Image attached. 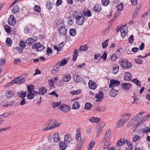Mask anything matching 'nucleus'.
Returning a JSON list of instances; mask_svg holds the SVG:
<instances>
[{"instance_id":"10","label":"nucleus","mask_w":150,"mask_h":150,"mask_svg":"<svg viewBox=\"0 0 150 150\" xmlns=\"http://www.w3.org/2000/svg\"><path fill=\"white\" fill-rule=\"evenodd\" d=\"M60 66L59 62H58L52 69V73L53 74H54L59 71L60 68Z\"/></svg>"},{"instance_id":"16","label":"nucleus","mask_w":150,"mask_h":150,"mask_svg":"<svg viewBox=\"0 0 150 150\" xmlns=\"http://www.w3.org/2000/svg\"><path fill=\"white\" fill-rule=\"evenodd\" d=\"M118 91L116 88H111L110 90L109 94L110 96L112 97H114L117 94Z\"/></svg>"},{"instance_id":"51","label":"nucleus","mask_w":150,"mask_h":150,"mask_svg":"<svg viewBox=\"0 0 150 150\" xmlns=\"http://www.w3.org/2000/svg\"><path fill=\"white\" fill-rule=\"evenodd\" d=\"M135 62L139 64H141L142 63L143 60L140 58L137 59H134Z\"/></svg>"},{"instance_id":"39","label":"nucleus","mask_w":150,"mask_h":150,"mask_svg":"<svg viewBox=\"0 0 150 150\" xmlns=\"http://www.w3.org/2000/svg\"><path fill=\"white\" fill-rule=\"evenodd\" d=\"M88 49V47L86 45L84 46H81L79 50L81 51H86Z\"/></svg>"},{"instance_id":"64","label":"nucleus","mask_w":150,"mask_h":150,"mask_svg":"<svg viewBox=\"0 0 150 150\" xmlns=\"http://www.w3.org/2000/svg\"><path fill=\"white\" fill-rule=\"evenodd\" d=\"M95 144V142L94 141H91L89 144V147L92 148L93 147Z\"/></svg>"},{"instance_id":"11","label":"nucleus","mask_w":150,"mask_h":150,"mask_svg":"<svg viewBox=\"0 0 150 150\" xmlns=\"http://www.w3.org/2000/svg\"><path fill=\"white\" fill-rule=\"evenodd\" d=\"M120 30V32L121 34V35L122 38H124L125 36L127 34L126 30H127L126 28H124L123 27H121L120 29L118 30H117V32Z\"/></svg>"},{"instance_id":"59","label":"nucleus","mask_w":150,"mask_h":150,"mask_svg":"<svg viewBox=\"0 0 150 150\" xmlns=\"http://www.w3.org/2000/svg\"><path fill=\"white\" fill-rule=\"evenodd\" d=\"M20 45L22 49L25 48V44L24 41H21L20 43Z\"/></svg>"},{"instance_id":"57","label":"nucleus","mask_w":150,"mask_h":150,"mask_svg":"<svg viewBox=\"0 0 150 150\" xmlns=\"http://www.w3.org/2000/svg\"><path fill=\"white\" fill-rule=\"evenodd\" d=\"M142 131L143 132L147 133L149 132H150V128L147 127L144 128L143 129Z\"/></svg>"},{"instance_id":"47","label":"nucleus","mask_w":150,"mask_h":150,"mask_svg":"<svg viewBox=\"0 0 150 150\" xmlns=\"http://www.w3.org/2000/svg\"><path fill=\"white\" fill-rule=\"evenodd\" d=\"M132 81L135 83L138 86L141 87V82L140 81L138 80L137 79H133Z\"/></svg>"},{"instance_id":"12","label":"nucleus","mask_w":150,"mask_h":150,"mask_svg":"<svg viewBox=\"0 0 150 150\" xmlns=\"http://www.w3.org/2000/svg\"><path fill=\"white\" fill-rule=\"evenodd\" d=\"M103 91H100L95 96V98L98 99L97 101H100L103 99Z\"/></svg>"},{"instance_id":"19","label":"nucleus","mask_w":150,"mask_h":150,"mask_svg":"<svg viewBox=\"0 0 150 150\" xmlns=\"http://www.w3.org/2000/svg\"><path fill=\"white\" fill-rule=\"evenodd\" d=\"M89 87L92 89L94 90L95 89L96 87V83L93 81H90L88 83Z\"/></svg>"},{"instance_id":"33","label":"nucleus","mask_w":150,"mask_h":150,"mask_svg":"<svg viewBox=\"0 0 150 150\" xmlns=\"http://www.w3.org/2000/svg\"><path fill=\"white\" fill-rule=\"evenodd\" d=\"M124 139H121L117 142V146H120L124 145L125 144V141H124Z\"/></svg>"},{"instance_id":"50","label":"nucleus","mask_w":150,"mask_h":150,"mask_svg":"<svg viewBox=\"0 0 150 150\" xmlns=\"http://www.w3.org/2000/svg\"><path fill=\"white\" fill-rule=\"evenodd\" d=\"M141 137L139 135H135L133 137L132 140L133 142H135L139 140L141 138Z\"/></svg>"},{"instance_id":"1","label":"nucleus","mask_w":150,"mask_h":150,"mask_svg":"<svg viewBox=\"0 0 150 150\" xmlns=\"http://www.w3.org/2000/svg\"><path fill=\"white\" fill-rule=\"evenodd\" d=\"M80 133V131L78 130H77L76 135L77 144L76 150H80L84 143L83 141L81 139V136Z\"/></svg>"},{"instance_id":"36","label":"nucleus","mask_w":150,"mask_h":150,"mask_svg":"<svg viewBox=\"0 0 150 150\" xmlns=\"http://www.w3.org/2000/svg\"><path fill=\"white\" fill-rule=\"evenodd\" d=\"M74 53L73 55V60L74 61H76L77 57L78 56V53H77V50H75L74 51Z\"/></svg>"},{"instance_id":"23","label":"nucleus","mask_w":150,"mask_h":150,"mask_svg":"<svg viewBox=\"0 0 150 150\" xmlns=\"http://www.w3.org/2000/svg\"><path fill=\"white\" fill-rule=\"evenodd\" d=\"M54 141L55 142H57L59 141V134L57 132H56L53 135Z\"/></svg>"},{"instance_id":"9","label":"nucleus","mask_w":150,"mask_h":150,"mask_svg":"<svg viewBox=\"0 0 150 150\" xmlns=\"http://www.w3.org/2000/svg\"><path fill=\"white\" fill-rule=\"evenodd\" d=\"M8 23L12 26L14 25L16 23V21L13 15H10L8 20Z\"/></svg>"},{"instance_id":"6","label":"nucleus","mask_w":150,"mask_h":150,"mask_svg":"<svg viewBox=\"0 0 150 150\" xmlns=\"http://www.w3.org/2000/svg\"><path fill=\"white\" fill-rule=\"evenodd\" d=\"M59 107L62 111L64 112H68L70 109V108L69 106L63 104L59 106Z\"/></svg>"},{"instance_id":"40","label":"nucleus","mask_w":150,"mask_h":150,"mask_svg":"<svg viewBox=\"0 0 150 150\" xmlns=\"http://www.w3.org/2000/svg\"><path fill=\"white\" fill-rule=\"evenodd\" d=\"M19 10V8L17 5H16L13 8L12 11L13 13H17Z\"/></svg>"},{"instance_id":"18","label":"nucleus","mask_w":150,"mask_h":150,"mask_svg":"<svg viewBox=\"0 0 150 150\" xmlns=\"http://www.w3.org/2000/svg\"><path fill=\"white\" fill-rule=\"evenodd\" d=\"M137 121V118L136 117H134L132 118L128 123L127 127H130L134 125L135 123V122Z\"/></svg>"},{"instance_id":"30","label":"nucleus","mask_w":150,"mask_h":150,"mask_svg":"<svg viewBox=\"0 0 150 150\" xmlns=\"http://www.w3.org/2000/svg\"><path fill=\"white\" fill-rule=\"evenodd\" d=\"M110 134L111 132L109 130H107L106 132L104 138V140L105 141V142H106V140L109 138Z\"/></svg>"},{"instance_id":"15","label":"nucleus","mask_w":150,"mask_h":150,"mask_svg":"<svg viewBox=\"0 0 150 150\" xmlns=\"http://www.w3.org/2000/svg\"><path fill=\"white\" fill-rule=\"evenodd\" d=\"M59 32L60 35L64 36L67 34V30L64 27L61 26L59 29Z\"/></svg>"},{"instance_id":"25","label":"nucleus","mask_w":150,"mask_h":150,"mask_svg":"<svg viewBox=\"0 0 150 150\" xmlns=\"http://www.w3.org/2000/svg\"><path fill=\"white\" fill-rule=\"evenodd\" d=\"M70 75L69 74H67L64 75L62 78V80L65 82L68 81L71 79Z\"/></svg>"},{"instance_id":"48","label":"nucleus","mask_w":150,"mask_h":150,"mask_svg":"<svg viewBox=\"0 0 150 150\" xmlns=\"http://www.w3.org/2000/svg\"><path fill=\"white\" fill-rule=\"evenodd\" d=\"M12 42V40L10 38H7L6 40V43L8 46H11V45Z\"/></svg>"},{"instance_id":"27","label":"nucleus","mask_w":150,"mask_h":150,"mask_svg":"<svg viewBox=\"0 0 150 150\" xmlns=\"http://www.w3.org/2000/svg\"><path fill=\"white\" fill-rule=\"evenodd\" d=\"M47 91V89L46 88L42 87L39 89L38 93L42 95H44Z\"/></svg>"},{"instance_id":"24","label":"nucleus","mask_w":150,"mask_h":150,"mask_svg":"<svg viewBox=\"0 0 150 150\" xmlns=\"http://www.w3.org/2000/svg\"><path fill=\"white\" fill-rule=\"evenodd\" d=\"M35 42V40L32 38H28L26 40L27 44L29 46L31 45Z\"/></svg>"},{"instance_id":"54","label":"nucleus","mask_w":150,"mask_h":150,"mask_svg":"<svg viewBox=\"0 0 150 150\" xmlns=\"http://www.w3.org/2000/svg\"><path fill=\"white\" fill-rule=\"evenodd\" d=\"M102 4L105 6H107L109 3V1L108 0H102Z\"/></svg>"},{"instance_id":"53","label":"nucleus","mask_w":150,"mask_h":150,"mask_svg":"<svg viewBox=\"0 0 150 150\" xmlns=\"http://www.w3.org/2000/svg\"><path fill=\"white\" fill-rule=\"evenodd\" d=\"M129 42L131 44L134 42V37L133 35H131L128 38Z\"/></svg>"},{"instance_id":"55","label":"nucleus","mask_w":150,"mask_h":150,"mask_svg":"<svg viewBox=\"0 0 150 150\" xmlns=\"http://www.w3.org/2000/svg\"><path fill=\"white\" fill-rule=\"evenodd\" d=\"M111 59L113 62L115 61L117 58V57L115 54H113L111 57Z\"/></svg>"},{"instance_id":"43","label":"nucleus","mask_w":150,"mask_h":150,"mask_svg":"<svg viewBox=\"0 0 150 150\" xmlns=\"http://www.w3.org/2000/svg\"><path fill=\"white\" fill-rule=\"evenodd\" d=\"M108 40H107L104 41L102 44V47L103 49L106 48L108 45Z\"/></svg>"},{"instance_id":"17","label":"nucleus","mask_w":150,"mask_h":150,"mask_svg":"<svg viewBox=\"0 0 150 150\" xmlns=\"http://www.w3.org/2000/svg\"><path fill=\"white\" fill-rule=\"evenodd\" d=\"M89 121L92 123H98L100 122V119L98 117H92L89 119Z\"/></svg>"},{"instance_id":"58","label":"nucleus","mask_w":150,"mask_h":150,"mask_svg":"<svg viewBox=\"0 0 150 150\" xmlns=\"http://www.w3.org/2000/svg\"><path fill=\"white\" fill-rule=\"evenodd\" d=\"M67 61L65 59H64L59 63V65L61 67L63 66L67 63Z\"/></svg>"},{"instance_id":"22","label":"nucleus","mask_w":150,"mask_h":150,"mask_svg":"<svg viewBox=\"0 0 150 150\" xmlns=\"http://www.w3.org/2000/svg\"><path fill=\"white\" fill-rule=\"evenodd\" d=\"M37 93V92L35 91H34L33 93H28L27 95V99L30 100L33 98L34 95Z\"/></svg>"},{"instance_id":"44","label":"nucleus","mask_w":150,"mask_h":150,"mask_svg":"<svg viewBox=\"0 0 150 150\" xmlns=\"http://www.w3.org/2000/svg\"><path fill=\"white\" fill-rule=\"evenodd\" d=\"M124 7V5L122 3H121L118 4L116 6V8L118 10L121 11L123 10Z\"/></svg>"},{"instance_id":"63","label":"nucleus","mask_w":150,"mask_h":150,"mask_svg":"<svg viewBox=\"0 0 150 150\" xmlns=\"http://www.w3.org/2000/svg\"><path fill=\"white\" fill-rule=\"evenodd\" d=\"M12 94V92L11 91H9L6 93V95L8 98H10L11 97Z\"/></svg>"},{"instance_id":"26","label":"nucleus","mask_w":150,"mask_h":150,"mask_svg":"<svg viewBox=\"0 0 150 150\" xmlns=\"http://www.w3.org/2000/svg\"><path fill=\"white\" fill-rule=\"evenodd\" d=\"M126 123L122 119H120L117 122V128H120L123 126L125 123Z\"/></svg>"},{"instance_id":"20","label":"nucleus","mask_w":150,"mask_h":150,"mask_svg":"<svg viewBox=\"0 0 150 150\" xmlns=\"http://www.w3.org/2000/svg\"><path fill=\"white\" fill-rule=\"evenodd\" d=\"M131 114L130 113H125L122 115V116L123 118L122 119L126 122L130 117Z\"/></svg>"},{"instance_id":"49","label":"nucleus","mask_w":150,"mask_h":150,"mask_svg":"<svg viewBox=\"0 0 150 150\" xmlns=\"http://www.w3.org/2000/svg\"><path fill=\"white\" fill-rule=\"evenodd\" d=\"M83 13L84 16H87V17H90L91 15V12L89 10H87V12H86L85 11H83Z\"/></svg>"},{"instance_id":"56","label":"nucleus","mask_w":150,"mask_h":150,"mask_svg":"<svg viewBox=\"0 0 150 150\" xmlns=\"http://www.w3.org/2000/svg\"><path fill=\"white\" fill-rule=\"evenodd\" d=\"M124 141H125V143H126L127 144L128 146H129L130 148H132V144L129 141L125 139H124Z\"/></svg>"},{"instance_id":"21","label":"nucleus","mask_w":150,"mask_h":150,"mask_svg":"<svg viewBox=\"0 0 150 150\" xmlns=\"http://www.w3.org/2000/svg\"><path fill=\"white\" fill-rule=\"evenodd\" d=\"M80 107V104L76 100H74V102L71 107L72 109H77Z\"/></svg>"},{"instance_id":"31","label":"nucleus","mask_w":150,"mask_h":150,"mask_svg":"<svg viewBox=\"0 0 150 150\" xmlns=\"http://www.w3.org/2000/svg\"><path fill=\"white\" fill-rule=\"evenodd\" d=\"M67 144L64 142H60L59 144L60 149L62 150H64L67 146Z\"/></svg>"},{"instance_id":"14","label":"nucleus","mask_w":150,"mask_h":150,"mask_svg":"<svg viewBox=\"0 0 150 150\" xmlns=\"http://www.w3.org/2000/svg\"><path fill=\"white\" fill-rule=\"evenodd\" d=\"M121 86L122 88L124 91L129 90L131 86V84L128 83H123Z\"/></svg>"},{"instance_id":"60","label":"nucleus","mask_w":150,"mask_h":150,"mask_svg":"<svg viewBox=\"0 0 150 150\" xmlns=\"http://www.w3.org/2000/svg\"><path fill=\"white\" fill-rule=\"evenodd\" d=\"M61 103L59 102H54L53 103V108H55L56 107L58 106L61 104Z\"/></svg>"},{"instance_id":"8","label":"nucleus","mask_w":150,"mask_h":150,"mask_svg":"<svg viewBox=\"0 0 150 150\" xmlns=\"http://www.w3.org/2000/svg\"><path fill=\"white\" fill-rule=\"evenodd\" d=\"M25 81L24 78L21 76L16 78L13 82H14V83L20 84L21 83H24Z\"/></svg>"},{"instance_id":"42","label":"nucleus","mask_w":150,"mask_h":150,"mask_svg":"<svg viewBox=\"0 0 150 150\" xmlns=\"http://www.w3.org/2000/svg\"><path fill=\"white\" fill-rule=\"evenodd\" d=\"M93 9L95 11L98 12L101 10V8L99 5H97L94 6Z\"/></svg>"},{"instance_id":"35","label":"nucleus","mask_w":150,"mask_h":150,"mask_svg":"<svg viewBox=\"0 0 150 150\" xmlns=\"http://www.w3.org/2000/svg\"><path fill=\"white\" fill-rule=\"evenodd\" d=\"M34 86L32 85H28L27 86V88L28 91V93H32L33 92V89L34 88Z\"/></svg>"},{"instance_id":"2","label":"nucleus","mask_w":150,"mask_h":150,"mask_svg":"<svg viewBox=\"0 0 150 150\" xmlns=\"http://www.w3.org/2000/svg\"><path fill=\"white\" fill-rule=\"evenodd\" d=\"M75 17L76 19V23L79 25H82L84 22V16L81 13L75 12Z\"/></svg>"},{"instance_id":"29","label":"nucleus","mask_w":150,"mask_h":150,"mask_svg":"<svg viewBox=\"0 0 150 150\" xmlns=\"http://www.w3.org/2000/svg\"><path fill=\"white\" fill-rule=\"evenodd\" d=\"M64 141L67 144L70 143L71 141V138L68 135H66L64 138Z\"/></svg>"},{"instance_id":"37","label":"nucleus","mask_w":150,"mask_h":150,"mask_svg":"<svg viewBox=\"0 0 150 150\" xmlns=\"http://www.w3.org/2000/svg\"><path fill=\"white\" fill-rule=\"evenodd\" d=\"M69 33L71 36H75L76 33V29H70L69 30Z\"/></svg>"},{"instance_id":"45","label":"nucleus","mask_w":150,"mask_h":150,"mask_svg":"<svg viewBox=\"0 0 150 150\" xmlns=\"http://www.w3.org/2000/svg\"><path fill=\"white\" fill-rule=\"evenodd\" d=\"M105 109V107L98 106L96 108V110L98 112H102L104 111Z\"/></svg>"},{"instance_id":"28","label":"nucleus","mask_w":150,"mask_h":150,"mask_svg":"<svg viewBox=\"0 0 150 150\" xmlns=\"http://www.w3.org/2000/svg\"><path fill=\"white\" fill-rule=\"evenodd\" d=\"M17 94L18 96L22 98H24L26 95V92H24L23 91H21L17 92Z\"/></svg>"},{"instance_id":"34","label":"nucleus","mask_w":150,"mask_h":150,"mask_svg":"<svg viewBox=\"0 0 150 150\" xmlns=\"http://www.w3.org/2000/svg\"><path fill=\"white\" fill-rule=\"evenodd\" d=\"M113 68L114 74H117L119 70V66L116 64H114L113 66Z\"/></svg>"},{"instance_id":"52","label":"nucleus","mask_w":150,"mask_h":150,"mask_svg":"<svg viewBox=\"0 0 150 150\" xmlns=\"http://www.w3.org/2000/svg\"><path fill=\"white\" fill-rule=\"evenodd\" d=\"M34 9L35 11L38 12H40L41 10L40 7L38 5H35Z\"/></svg>"},{"instance_id":"7","label":"nucleus","mask_w":150,"mask_h":150,"mask_svg":"<svg viewBox=\"0 0 150 150\" xmlns=\"http://www.w3.org/2000/svg\"><path fill=\"white\" fill-rule=\"evenodd\" d=\"M61 123L60 122H56L54 124H53L51 126H48L44 127L43 130L44 131L48 130H49L55 128L60 125Z\"/></svg>"},{"instance_id":"41","label":"nucleus","mask_w":150,"mask_h":150,"mask_svg":"<svg viewBox=\"0 0 150 150\" xmlns=\"http://www.w3.org/2000/svg\"><path fill=\"white\" fill-rule=\"evenodd\" d=\"M53 6V3L50 1L48 2L47 3L46 6L47 8L49 10H50L52 8Z\"/></svg>"},{"instance_id":"46","label":"nucleus","mask_w":150,"mask_h":150,"mask_svg":"<svg viewBox=\"0 0 150 150\" xmlns=\"http://www.w3.org/2000/svg\"><path fill=\"white\" fill-rule=\"evenodd\" d=\"M4 28L7 33H9L11 32V30L9 26L8 25H5L4 26Z\"/></svg>"},{"instance_id":"61","label":"nucleus","mask_w":150,"mask_h":150,"mask_svg":"<svg viewBox=\"0 0 150 150\" xmlns=\"http://www.w3.org/2000/svg\"><path fill=\"white\" fill-rule=\"evenodd\" d=\"M47 54H48V55L52 53V49L50 47H48L47 49Z\"/></svg>"},{"instance_id":"32","label":"nucleus","mask_w":150,"mask_h":150,"mask_svg":"<svg viewBox=\"0 0 150 150\" xmlns=\"http://www.w3.org/2000/svg\"><path fill=\"white\" fill-rule=\"evenodd\" d=\"M73 78L74 81L77 82H80L82 80L81 77L78 75H75L74 76Z\"/></svg>"},{"instance_id":"38","label":"nucleus","mask_w":150,"mask_h":150,"mask_svg":"<svg viewBox=\"0 0 150 150\" xmlns=\"http://www.w3.org/2000/svg\"><path fill=\"white\" fill-rule=\"evenodd\" d=\"M92 105L89 103H86L85 106V109L87 110H89L92 108Z\"/></svg>"},{"instance_id":"4","label":"nucleus","mask_w":150,"mask_h":150,"mask_svg":"<svg viewBox=\"0 0 150 150\" xmlns=\"http://www.w3.org/2000/svg\"><path fill=\"white\" fill-rule=\"evenodd\" d=\"M120 82L117 80L112 79L110 81L109 86L110 88H115V87L120 85Z\"/></svg>"},{"instance_id":"5","label":"nucleus","mask_w":150,"mask_h":150,"mask_svg":"<svg viewBox=\"0 0 150 150\" xmlns=\"http://www.w3.org/2000/svg\"><path fill=\"white\" fill-rule=\"evenodd\" d=\"M45 47L44 46H42L39 42H37L32 46V48L36 49L37 51H40L45 48Z\"/></svg>"},{"instance_id":"13","label":"nucleus","mask_w":150,"mask_h":150,"mask_svg":"<svg viewBox=\"0 0 150 150\" xmlns=\"http://www.w3.org/2000/svg\"><path fill=\"white\" fill-rule=\"evenodd\" d=\"M124 78L126 81H129L131 80L132 76L131 74L128 72L125 73L124 75Z\"/></svg>"},{"instance_id":"62","label":"nucleus","mask_w":150,"mask_h":150,"mask_svg":"<svg viewBox=\"0 0 150 150\" xmlns=\"http://www.w3.org/2000/svg\"><path fill=\"white\" fill-rule=\"evenodd\" d=\"M107 53L105 52H104L103 55L102 56H101V58H102L104 61L107 58Z\"/></svg>"},{"instance_id":"3","label":"nucleus","mask_w":150,"mask_h":150,"mask_svg":"<svg viewBox=\"0 0 150 150\" xmlns=\"http://www.w3.org/2000/svg\"><path fill=\"white\" fill-rule=\"evenodd\" d=\"M119 63L122 67L125 69L130 68L132 66L131 63L125 59H122L120 61Z\"/></svg>"}]
</instances>
